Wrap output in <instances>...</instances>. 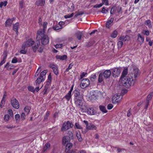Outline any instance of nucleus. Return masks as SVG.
Wrapping results in <instances>:
<instances>
[{"mask_svg": "<svg viewBox=\"0 0 153 153\" xmlns=\"http://www.w3.org/2000/svg\"><path fill=\"white\" fill-rule=\"evenodd\" d=\"M127 68H125L123 70L119 82L126 88L133 85L135 83L136 79H133L129 75H128Z\"/></svg>", "mask_w": 153, "mask_h": 153, "instance_id": "f257e3e1", "label": "nucleus"}, {"mask_svg": "<svg viewBox=\"0 0 153 153\" xmlns=\"http://www.w3.org/2000/svg\"><path fill=\"white\" fill-rule=\"evenodd\" d=\"M36 38L38 40H40L42 45H46L49 42V38L48 36L45 34L44 31H38Z\"/></svg>", "mask_w": 153, "mask_h": 153, "instance_id": "f03ea898", "label": "nucleus"}, {"mask_svg": "<svg viewBox=\"0 0 153 153\" xmlns=\"http://www.w3.org/2000/svg\"><path fill=\"white\" fill-rule=\"evenodd\" d=\"M73 123L70 121H68L67 122H65L63 124L61 128V131L64 132L73 127Z\"/></svg>", "mask_w": 153, "mask_h": 153, "instance_id": "7ed1b4c3", "label": "nucleus"}, {"mask_svg": "<svg viewBox=\"0 0 153 153\" xmlns=\"http://www.w3.org/2000/svg\"><path fill=\"white\" fill-rule=\"evenodd\" d=\"M34 43V41L31 39H29L25 42L22 45V48H24L31 46Z\"/></svg>", "mask_w": 153, "mask_h": 153, "instance_id": "20e7f679", "label": "nucleus"}, {"mask_svg": "<svg viewBox=\"0 0 153 153\" xmlns=\"http://www.w3.org/2000/svg\"><path fill=\"white\" fill-rule=\"evenodd\" d=\"M90 81L88 79H84L82 81L81 83V87L84 88L88 87L90 84Z\"/></svg>", "mask_w": 153, "mask_h": 153, "instance_id": "39448f33", "label": "nucleus"}, {"mask_svg": "<svg viewBox=\"0 0 153 153\" xmlns=\"http://www.w3.org/2000/svg\"><path fill=\"white\" fill-rule=\"evenodd\" d=\"M122 99L121 96L118 95H115L112 98V102L113 103L120 102Z\"/></svg>", "mask_w": 153, "mask_h": 153, "instance_id": "423d86ee", "label": "nucleus"}, {"mask_svg": "<svg viewBox=\"0 0 153 153\" xmlns=\"http://www.w3.org/2000/svg\"><path fill=\"white\" fill-rule=\"evenodd\" d=\"M120 68H114L112 69V74L113 77L118 76L120 74Z\"/></svg>", "mask_w": 153, "mask_h": 153, "instance_id": "0eeeda50", "label": "nucleus"}, {"mask_svg": "<svg viewBox=\"0 0 153 153\" xmlns=\"http://www.w3.org/2000/svg\"><path fill=\"white\" fill-rule=\"evenodd\" d=\"M140 73V71L138 68H134L133 71L132 72V75H133L134 79H136L137 77L139 76Z\"/></svg>", "mask_w": 153, "mask_h": 153, "instance_id": "6e6552de", "label": "nucleus"}, {"mask_svg": "<svg viewBox=\"0 0 153 153\" xmlns=\"http://www.w3.org/2000/svg\"><path fill=\"white\" fill-rule=\"evenodd\" d=\"M11 104L13 107L15 108L18 109L19 107L18 101L15 98H13L11 100Z\"/></svg>", "mask_w": 153, "mask_h": 153, "instance_id": "1a4fd4ad", "label": "nucleus"}, {"mask_svg": "<svg viewBox=\"0 0 153 153\" xmlns=\"http://www.w3.org/2000/svg\"><path fill=\"white\" fill-rule=\"evenodd\" d=\"M99 93L98 92L94 91L90 92L91 96L89 97V98L91 100H95L98 97Z\"/></svg>", "mask_w": 153, "mask_h": 153, "instance_id": "9d476101", "label": "nucleus"}, {"mask_svg": "<svg viewBox=\"0 0 153 153\" xmlns=\"http://www.w3.org/2000/svg\"><path fill=\"white\" fill-rule=\"evenodd\" d=\"M88 114L90 115H94L96 113V111L92 107H90L88 108L87 111Z\"/></svg>", "mask_w": 153, "mask_h": 153, "instance_id": "9b49d317", "label": "nucleus"}, {"mask_svg": "<svg viewBox=\"0 0 153 153\" xmlns=\"http://www.w3.org/2000/svg\"><path fill=\"white\" fill-rule=\"evenodd\" d=\"M144 40L143 36H142L140 34L137 35V42L138 44L141 45L142 44Z\"/></svg>", "mask_w": 153, "mask_h": 153, "instance_id": "f8f14e48", "label": "nucleus"}, {"mask_svg": "<svg viewBox=\"0 0 153 153\" xmlns=\"http://www.w3.org/2000/svg\"><path fill=\"white\" fill-rule=\"evenodd\" d=\"M45 79L42 78L40 76L38 77L35 82L34 85L36 86H38V85H40V84L42 82H44L45 80Z\"/></svg>", "mask_w": 153, "mask_h": 153, "instance_id": "ddd939ff", "label": "nucleus"}, {"mask_svg": "<svg viewBox=\"0 0 153 153\" xmlns=\"http://www.w3.org/2000/svg\"><path fill=\"white\" fill-rule=\"evenodd\" d=\"M86 128L88 130H96L97 129L96 126L92 123H91L87 125L86 127Z\"/></svg>", "mask_w": 153, "mask_h": 153, "instance_id": "4468645a", "label": "nucleus"}, {"mask_svg": "<svg viewBox=\"0 0 153 153\" xmlns=\"http://www.w3.org/2000/svg\"><path fill=\"white\" fill-rule=\"evenodd\" d=\"M111 71L109 70L105 71L102 74L104 78L105 79L109 78L111 75Z\"/></svg>", "mask_w": 153, "mask_h": 153, "instance_id": "2eb2a0df", "label": "nucleus"}, {"mask_svg": "<svg viewBox=\"0 0 153 153\" xmlns=\"http://www.w3.org/2000/svg\"><path fill=\"white\" fill-rule=\"evenodd\" d=\"M75 103L76 106L80 108L83 105L82 100L80 99H76L75 100Z\"/></svg>", "mask_w": 153, "mask_h": 153, "instance_id": "dca6fc26", "label": "nucleus"}, {"mask_svg": "<svg viewBox=\"0 0 153 153\" xmlns=\"http://www.w3.org/2000/svg\"><path fill=\"white\" fill-rule=\"evenodd\" d=\"M45 0H37L35 4L38 6H43L45 4Z\"/></svg>", "mask_w": 153, "mask_h": 153, "instance_id": "f3484780", "label": "nucleus"}, {"mask_svg": "<svg viewBox=\"0 0 153 153\" xmlns=\"http://www.w3.org/2000/svg\"><path fill=\"white\" fill-rule=\"evenodd\" d=\"M130 39V37L126 35L125 36H121L119 38V40L121 41L125 42L126 41H128Z\"/></svg>", "mask_w": 153, "mask_h": 153, "instance_id": "a211bd4d", "label": "nucleus"}, {"mask_svg": "<svg viewBox=\"0 0 153 153\" xmlns=\"http://www.w3.org/2000/svg\"><path fill=\"white\" fill-rule=\"evenodd\" d=\"M19 27V25L18 22H16L13 25V29L16 32V34H18V30Z\"/></svg>", "mask_w": 153, "mask_h": 153, "instance_id": "6ab92c4d", "label": "nucleus"}, {"mask_svg": "<svg viewBox=\"0 0 153 153\" xmlns=\"http://www.w3.org/2000/svg\"><path fill=\"white\" fill-rule=\"evenodd\" d=\"M114 19L113 18H111L107 22L106 24V26L107 27L109 28L111 27V24L112 23Z\"/></svg>", "mask_w": 153, "mask_h": 153, "instance_id": "aec40b11", "label": "nucleus"}, {"mask_svg": "<svg viewBox=\"0 0 153 153\" xmlns=\"http://www.w3.org/2000/svg\"><path fill=\"white\" fill-rule=\"evenodd\" d=\"M56 57L57 59L60 60H66L67 58V56L65 55L62 56L56 55Z\"/></svg>", "mask_w": 153, "mask_h": 153, "instance_id": "412c9836", "label": "nucleus"}, {"mask_svg": "<svg viewBox=\"0 0 153 153\" xmlns=\"http://www.w3.org/2000/svg\"><path fill=\"white\" fill-rule=\"evenodd\" d=\"M118 33V31L116 30H115L111 33L110 36L112 38H115L117 36Z\"/></svg>", "mask_w": 153, "mask_h": 153, "instance_id": "4be33fe9", "label": "nucleus"}, {"mask_svg": "<svg viewBox=\"0 0 153 153\" xmlns=\"http://www.w3.org/2000/svg\"><path fill=\"white\" fill-rule=\"evenodd\" d=\"M75 35L77 37V39L80 40L82 36V33L81 32L79 31H77L75 34Z\"/></svg>", "mask_w": 153, "mask_h": 153, "instance_id": "5701e85b", "label": "nucleus"}, {"mask_svg": "<svg viewBox=\"0 0 153 153\" xmlns=\"http://www.w3.org/2000/svg\"><path fill=\"white\" fill-rule=\"evenodd\" d=\"M76 136L79 141H82V139L81 137L80 132L79 131H76Z\"/></svg>", "mask_w": 153, "mask_h": 153, "instance_id": "b1692460", "label": "nucleus"}, {"mask_svg": "<svg viewBox=\"0 0 153 153\" xmlns=\"http://www.w3.org/2000/svg\"><path fill=\"white\" fill-rule=\"evenodd\" d=\"M7 56V55L6 53L4 52V56L3 57V60L1 61V62L0 63V66H1L3 64L5 63L6 61L5 59L6 58Z\"/></svg>", "mask_w": 153, "mask_h": 153, "instance_id": "393cba45", "label": "nucleus"}, {"mask_svg": "<svg viewBox=\"0 0 153 153\" xmlns=\"http://www.w3.org/2000/svg\"><path fill=\"white\" fill-rule=\"evenodd\" d=\"M73 146L72 144L71 143H69L67 144L66 146V151L68 152Z\"/></svg>", "mask_w": 153, "mask_h": 153, "instance_id": "a878e982", "label": "nucleus"}, {"mask_svg": "<svg viewBox=\"0 0 153 153\" xmlns=\"http://www.w3.org/2000/svg\"><path fill=\"white\" fill-rule=\"evenodd\" d=\"M13 22V21L11 20L10 19H8L5 22L6 26V27H9L11 26Z\"/></svg>", "mask_w": 153, "mask_h": 153, "instance_id": "bb28decb", "label": "nucleus"}, {"mask_svg": "<svg viewBox=\"0 0 153 153\" xmlns=\"http://www.w3.org/2000/svg\"><path fill=\"white\" fill-rule=\"evenodd\" d=\"M47 73V70H45L43 71L40 74V76L42 77L43 78L45 79L46 78V74Z\"/></svg>", "mask_w": 153, "mask_h": 153, "instance_id": "cd10ccee", "label": "nucleus"}, {"mask_svg": "<svg viewBox=\"0 0 153 153\" xmlns=\"http://www.w3.org/2000/svg\"><path fill=\"white\" fill-rule=\"evenodd\" d=\"M40 45V42H39L38 43L36 44H35L34 46L32 47V49L34 52H35L36 51L37 49H38V47Z\"/></svg>", "mask_w": 153, "mask_h": 153, "instance_id": "c85d7f7f", "label": "nucleus"}, {"mask_svg": "<svg viewBox=\"0 0 153 153\" xmlns=\"http://www.w3.org/2000/svg\"><path fill=\"white\" fill-rule=\"evenodd\" d=\"M62 27V26H60L58 24H57L55 26H53V29L55 30H59L60 29H61Z\"/></svg>", "mask_w": 153, "mask_h": 153, "instance_id": "c756f323", "label": "nucleus"}, {"mask_svg": "<svg viewBox=\"0 0 153 153\" xmlns=\"http://www.w3.org/2000/svg\"><path fill=\"white\" fill-rule=\"evenodd\" d=\"M48 24V23L46 22H44L43 24V29L42 30H39L38 31H40L42 30L44 31V33H45V31L47 28Z\"/></svg>", "mask_w": 153, "mask_h": 153, "instance_id": "7c9ffc66", "label": "nucleus"}, {"mask_svg": "<svg viewBox=\"0 0 153 153\" xmlns=\"http://www.w3.org/2000/svg\"><path fill=\"white\" fill-rule=\"evenodd\" d=\"M50 146V144L49 143H46L44 146L43 149V152H45V151H46L47 149L49 148Z\"/></svg>", "mask_w": 153, "mask_h": 153, "instance_id": "2f4dec72", "label": "nucleus"}, {"mask_svg": "<svg viewBox=\"0 0 153 153\" xmlns=\"http://www.w3.org/2000/svg\"><path fill=\"white\" fill-rule=\"evenodd\" d=\"M100 110L102 112L105 113L107 112V111L105 107L103 105H100L99 106Z\"/></svg>", "mask_w": 153, "mask_h": 153, "instance_id": "473e14b6", "label": "nucleus"}, {"mask_svg": "<svg viewBox=\"0 0 153 153\" xmlns=\"http://www.w3.org/2000/svg\"><path fill=\"white\" fill-rule=\"evenodd\" d=\"M145 25L148 26L149 28L152 27L151 22L150 20H147L145 22Z\"/></svg>", "mask_w": 153, "mask_h": 153, "instance_id": "72a5a7b5", "label": "nucleus"}, {"mask_svg": "<svg viewBox=\"0 0 153 153\" xmlns=\"http://www.w3.org/2000/svg\"><path fill=\"white\" fill-rule=\"evenodd\" d=\"M103 81V74L102 73H100L99 76L98 82L99 83H100Z\"/></svg>", "mask_w": 153, "mask_h": 153, "instance_id": "f704fd0d", "label": "nucleus"}, {"mask_svg": "<svg viewBox=\"0 0 153 153\" xmlns=\"http://www.w3.org/2000/svg\"><path fill=\"white\" fill-rule=\"evenodd\" d=\"M74 4L73 3L71 2L69 5V8L70 10H69L70 12H73L74 11Z\"/></svg>", "mask_w": 153, "mask_h": 153, "instance_id": "c9c22d12", "label": "nucleus"}, {"mask_svg": "<svg viewBox=\"0 0 153 153\" xmlns=\"http://www.w3.org/2000/svg\"><path fill=\"white\" fill-rule=\"evenodd\" d=\"M31 109V108L30 107L28 106H26L24 109V110L25 112L27 113V114H28L29 113L30 110Z\"/></svg>", "mask_w": 153, "mask_h": 153, "instance_id": "e433bc0d", "label": "nucleus"}, {"mask_svg": "<svg viewBox=\"0 0 153 153\" xmlns=\"http://www.w3.org/2000/svg\"><path fill=\"white\" fill-rule=\"evenodd\" d=\"M68 137L65 136L63 137L62 139V144L65 145L67 142H68Z\"/></svg>", "mask_w": 153, "mask_h": 153, "instance_id": "4c0bfd02", "label": "nucleus"}, {"mask_svg": "<svg viewBox=\"0 0 153 153\" xmlns=\"http://www.w3.org/2000/svg\"><path fill=\"white\" fill-rule=\"evenodd\" d=\"M153 95V93H150L148 96L147 97L146 99V101H150L152 97V96Z\"/></svg>", "mask_w": 153, "mask_h": 153, "instance_id": "58836bf2", "label": "nucleus"}, {"mask_svg": "<svg viewBox=\"0 0 153 153\" xmlns=\"http://www.w3.org/2000/svg\"><path fill=\"white\" fill-rule=\"evenodd\" d=\"M96 78V76L95 74H93L91 75L90 78L92 82L94 81Z\"/></svg>", "mask_w": 153, "mask_h": 153, "instance_id": "ea45409f", "label": "nucleus"}, {"mask_svg": "<svg viewBox=\"0 0 153 153\" xmlns=\"http://www.w3.org/2000/svg\"><path fill=\"white\" fill-rule=\"evenodd\" d=\"M71 94H69L68 93V94L64 97L65 98L67 101H68L71 98Z\"/></svg>", "mask_w": 153, "mask_h": 153, "instance_id": "a19ab883", "label": "nucleus"}, {"mask_svg": "<svg viewBox=\"0 0 153 153\" xmlns=\"http://www.w3.org/2000/svg\"><path fill=\"white\" fill-rule=\"evenodd\" d=\"M28 89L29 91L33 92H34L35 91L34 87L31 86H28Z\"/></svg>", "mask_w": 153, "mask_h": 153, "instance_id": "79ce46f5", "label": "nucleus"}, {"mask_svg": "<svg viewBox=\"0 0 153 153\" xmlns=\"http://www.w3.org/2000/svg\"><path fill=\"white\" fill-rule=\"evenodd\" d=\"M142 33L143 34L147 36L149 35L150 34L149 31L146 30H143Z\"/></svg>", "mask_w": 153, "mask_h": 153, "instance_id": "37998d69", "label": "nucleus"}, {"mask_svg": "<svg viewBox=\"0 0 153 153\" xmlns=\"http://www.w3.org/2000/svg\"><path fill=\"white\" fill-rule=\"evenodd\" d=\"M15 117L16 122H19V121L20 119V116L19 114H16L15 116Z\"/></svg>", "mask_w": 153, "mask_h": 153, "instance_id": "c03bdc74", "label": "nucleus"}, {"mask_svg": "<svg viewBox=\"0 0 153 153\" xmlns=\"http://www.w3.org/2000/svg\"><path fill=\"white\" fill-rule=\"evenodd\" d=\"M37 87L35 89V91H36L37 92H38L40 89H41L43 86V85H42L41 86H40V85H38L36 86Z\"/></svg>", "mask_w": 153, "mask_h": 153, "instance_id": "a18cd8bd", "label": "nucleus"}, {"mask_svg": "<svg viewBox=\"0 0 153 153\" xmlns=\"http://www.w3.org/2000/svg\"><path fill=\"white\" fill-rule=\"evenodd\" d=\"M41 68H38L37 71H36L35 75V76H38L39 73L41 71Z\"/></svg>", "mask_w": 153, "mask_h": 153, "instance_id": "49530a36", "label": "nucleus"}, {"mask_svg": "<svg viewBox=\"0 0 153 153\" xmlns=\"http://www.w3.org/2000/svg\"><path fill=\"white\" fill-rule=\"evenodd\" d=\"M117 45L118 46V48H121L122 47L123 45V43L122 41L120 40V41H119L118 42Z\"/></svg>", "mask_w": 153, "mask_h": 153, "instance_id": "de8ad7c7", "label": "nucleus"}, {"mask_svg": "<svg viewBox=\"0 0 153 153\" xmlns=\"http://www.w3.org/2000/svg\"><path fill=\"white\" fill-rule=\"evenodd\" d=\"M5 99H4V98H2V99L1 100V101L0 105V107L1 108H2L3 107V106H4V105L5 103Z\"/></svg>", "mask_w": 153, "mask_h": 153, "instance_id": "09e8293b", "label": "nucleus"}, {"mask_svg": "<svg viewBox=\"0 0 153 153\" xmlns=\"http://www.w3.org/2000/svg\"><path fill=\"white\" fill-rule=\"evenodd\" d=\"M74 15V13H73L71 14H68L64 16V17L65 19L69 18L72 17Z\"/></svg>", "mask_w": 153, "mask_h": 153, "instance_id": "8fccbe9b", "label": "nucleus"}, {"mask_svg": "<svg viewBox=\"0 0 153 153\" xmlns=\"http://www.w3.org/2000/svg\"><path fill=\"white\" fill-rule=\"evenodd\" d=\"M53 71V72L55 74L57 75L58 74V68H52Z\"/></svg>", "mask_w": 153, "mask_h": 153, "instance_id": "3c124183", "label": "nucleus"}, {"mask_svg": "<svg viewBox=\"0 0 153 153\" xmlns=\"http://www.w3.org/2000/svg\"><path fill=\"white\" fill-rule=\"evenodd\" d=\"M7 4V2L4 1V2H2L0 4V7L2 8L3 6H5Z\"/></svg>", "mask_w": 153, "mask_h": 153, "instance_id": "603ef678", "label": "nucleus"}, {"mask_svg": "<svg viewBox=\"0 0 153 153\" xmlns=\"http://www.w3.org/2000/svg\"><path fill=\"white\" fill-rule=\"evenodd\" d=\"M50 114V112L49 111H47L46 113L44 118V120H46L48 119V117L49 116Z\"/></svg>", "mask_w": 153, "mask_h": 153, "instance_id": "864d4df0", "label": "nucleus"}, {"mask_svg": "<svg viewBox=\"0 0 153 153\" xmlns=\"http://www.w3.org/2000/svg\"><path fill=\"white\" fill-rule=\"evenodd\" d=\"M8 113L9 114L10 116V117H13V114L12 111L10 109H9L8 111Z\"/></svg>", "mask_w": 153, "mask_h": 153, "instance_id": "5fc2aeb1", "label": "nucleus"}, {"mask_svg": "<svg viewBox=\"0 0 153 153\" xmlns=\"http://www.w3.org/2000/svg\"><path fill=\"white\" fill-rule=\"evenodd\" d=\"M103 5V4L100 3L99 4H96L94 6V8H99L102 7Z\"/></svg>", "mask_w": 153, "mask_h": 153, "instance_id": "6e6d98bb", "label": "nucleus"}, {"mask_svg": "<svg viewBox=\"0 0 153 153\" xmlns=\"http://www.w3.org/2000/svg\"><path fill=\"white\" fill-rule=\"evenodd\" d=\"M10 116L8 114H6L4 116V119L6 121H8Z\"/></svg>", "mask_w": 153, "mask_h": 153, "instance_id": "4d7b16f0", "label": "nucleus"}, {"mask_svg": "<svg viewBox=\"0 0 153 153\" xmlns=\"http://www.w3.org/2000/svg\"><path fill=\"white\" fill-rule=\"evenodd\" d=\"M76 127L78 129H81L82 127L79 124V123H76L75 124Z\"/></svg>", "mask_w": 153, "mask_h": 153, "instance_id": "13d9d810", "label": "nucleus"}, {"mask_svg": "<svg viewBox=\"0 0 153 153\" xmlns=\"http://www.w3.org/2000/svg\"><path fill=\"white\" fill-rule=\"evenodd\" d=\"M102 3L106 5H108V0H102Z\"/></svg>", "mask_w": 153, "mask_h": 153, "instance_id": "bf43d9fd", "label": "nucleus"}, {"mask_svg": "<svg viewBox=\"0 0 153 153\" xmlns=\"http://www.w3.org/2000/svg\"><path fill=\"white\" fill-rule=\"evenodd\" d=\"M131 115V110L130 108L128 111L127 114V116L128 117H130Z\"/></svg>", "mask_w": 153, "mask_h": 153, "instance_id": "052dcab7", "label": "nucleus"}, {"mask_svg": "<svg viewBox=\"0 0 153 153\" xmlns=\"http://www.w3.org/2000/svg\"><path fill=\"white\" fill-rule=\"evenodd\" d=\"M108 12V10H106L105 7L102 8L101 12L103 13H106Z\"/></svg>", "mask_w": 153, "mask_h": 153, "instance_id": "680f3d73", "label": "nucleus"}, {"mask_svg": "<svg viewBox=\"0 0 153 153\" xmlns=\"http://www.w3.org/2000/svg\"><path fill=\"white\" fill-rule=\"evenodd\" d=\"M17 62V58L16 57L13 58L11 61V62L13 63H15Z\"/></svg>", "mask_w": 153, "mask_h": 153, "instance_id": "e2e57ef3", "label": "nucleus"}, {"mask_svg": "<svg viewBox=\"0 0 153 153\" xmlns=\"http://www.w3.org/2000/svg\"><path fill=\"white\" fill-rule=\"evenodd\" d=\"M25 114L23 112L21 114V118L23 120L25 119Z\"/></svg>", "mask_w": 153, "mask_h": 153, "instance_id": "0e129e2a", "label": "nucleus"}, {"mask_svg": "<svg viewBox=\"0 0 153 153\" xmlns=\"http://www.w3.org/2000/svg\"><path fill=\"white\" fill-rule=\"evenodd\" d=\"M113 107V106L112 105V104H110L108 105L107 108L108 110H110Z\"/></svg>", "mask_w": 153, "mask_h": 153, "instance_id": "69168bd1", "label": "nucleus"}, {"mask_svg": "<svg viewBox=\"0 0 153 153\" xmlns=\"http://www.w3.org/2000/svg\"><path fill=\"white\" fill-rule=\"evenodd\" d=\"M19 7L21 8H23V1H22L19 2Z\"/></svg>", "mask_w": 153, "mask_h": 153, "instance_id": "338daca9", "label": "nucleus"}, {"mask_svg": "<svg viewBox=\"0 0 153 153\" xmlns=\"http://www.w3.org/2000/svg\"><path fill=\"white\" fill-rule=\"evenodd\" d=\"M62 46V44H56L55 45V47L56 48H61Z\"/></svg>", "mask_w": 153, "mask_h": 153, "instance_id": "774afa93", "label": "nucleus"}]
</instances>
